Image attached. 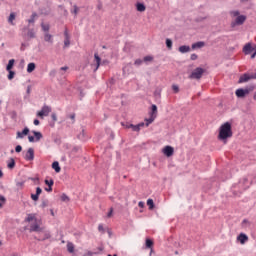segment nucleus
<instances>
[{
	"mask_svg": "<svg viewBox=\"0 0 256 256\" xmlns=\"http://www.w3.org/2000/svg\"><path fill=\"white\" fill-rule=\"evenodd\" d=\"M230 137H233V131L231 130V123L226 122L220 126L218 139H220V141H225Z\"/></svg>",
	"mask_w": 256,
	"mask_h": 256,
	"instance_id": "f257e3e1",
	"label": "nucleus"
},
{
	"mask_svg": "<svg viewBox=\"0 0 256 256\" xmlns=\"http://www.w3.org/2000/svg\"><path fill=\"white\" fill-rule=\"evenodd\" d=\"M27 223H30V231L35 233H41V221L35 217V214H28L25 219Z\"/></svg>",
	"mask_w": 256,
	"mask_h": 256,
	"instance_id": "f03ea898",
	"label": "nucleus"
},
{
	"mask_svg": "<svg viewBox=\"0 0 256 256\" xmlns=\"http://www.w3.org/2000/svg\"><path fill=\"white\" fill-rule=\"evenodd\" d=\"M255 89V86H249L247 88H239L236 90V97H238L239 99H243V97H246V95H249L251 93V91H253Z\"/></svg>",
	"mask_w": 256,
	"mask_h": 256,
	"instance_id": "7ed1b4c3",
	"label": "nucleus"
},
{
	"mask_svg": "<svg viewBox=\"0 0 256 256\" xmlns=\"http://www.w3.org/2000/svg\"><path fill=\"white\" fill-rule=\"evenodd\" d=\"M156 118H157V105L153 104L152 110L150 112V117L145 120L146 127H149V125H151V123H153Z\"/></svg>",
	"mask_w": 256,
	"mask_h": 256,
	"instance_id": "20e7f679",
	"label": "nucleus"
},
{
	"mask_svg": "<svg viewBox=\"0 0 256 256\" xmlns=\"http://www.w3.org/2000/svg\"><path fill=\"white\" fill-rule=\"evenodd\" d=\"M251 79H256V73H245L240 76L238 83H247Z\"/></svg>",
	"mask_w": 256,
	"mask_h": 256,
	"instance_id": "39448f33",
	"label": "nucleus"
},
{
	"mask_svg": "<svg viewBox=\"0 0 256 256\" xmlns=\"http://www.w3.org/2000/svg\"><path fill=\"white\" fill-rule=\"evenodd\" d=\"M52 109L48 105H44L41 111L37 112V117L43 119V117H49V113H51Z\"/></svg>",
	"mask_w": 256,
	"mask_h": 256,
	"instance_id": "423d86ee",
	"label": "nucleus"
},
{
	"mask_svg": "<svg viewBox=\"0 0 256 256\" xmlns=\"http://www.w3.org/2000/svg\"><path fill=\"white\" fill-rule=\"evenodd\" d=\"M204 73H205V70L203 68L198 67L193 70V72L190 75V79H201Z\"/></svg>",
	"mask_w": 256,
	"mask_h": 256,
	"instance_id": "0eeeda50",
	"label": "nucleus"
},
{
	"mask_svg": "<svg viewBox=\"0 0 256 256\" xmlns=\"http://www.w3.org/2000/svg\"><path fill=\"white\" fill-rule=\"evenodd\" d=\"M26 161H33L35 159V150L33 148H29L24 156Z\"/></svg>",
	"mask_w": 256,
	"mask_h": 256,
	"instance_id": "6e6552de",
	"label": "nucleus"
},
{
	"mask_svg": "<svg viewBox=\"0 0 256 256\" xmlns=\"http://www.w3.org/2000/svg\"><path fill=\"white\" fill-rule=\"evenodd\" d=\"M27 135H29V128L25 127L22 132H17L16 133V139H24L25 137H27Z\"/></svg>",
	"mask_w": 256,
	"mask_h": 256,
	"instance_id": "1a4fd4ad",
	"label": "nucleus"
},
{
	"mask_svg": "<svg viewBox=\"0 0 256 256\" xmlns=\"http://www.w3.org/2000/svg\"><path fill=\"white\" fill-rule=\"evenodd\" d=\"M174 149L173 147L171 146H166L164 149H163V153L164 155H166V157H171L174 153Z\"/></svg>",
	"mask_w": 256,
	"mask_h": 256,
	"instance_id": "9d476101",
	"label": "nucleus"
},
{
	"mask_svg": "<svg viewBox=\"0 0 256 256\" xmlns=\"http://www.w3.org/2000/svg\"><path fill=\"white\" fill-rule=\"evenodd\" d=\"M237 241H239V243H241V245H245L246 241H249V237H247L246 234L241 233V234L237 237Z\"/></svg>",
	"mask_w": 256,
	"mask_h": 256,
	"instance_id": "9b49d317",
	"label": "nucleus"
},
{
	"mask_svg": "<svg viewBox=\"0 0 256 256\" xmlns=\"http://www.w3.org/2000/svg\"><path fill=\"white\" fill-rule=\"evenodd\" d=\"M78 139H80V141H87V139H89V137L85 133V129H81V132L78 134Z\"/></svg>",
	"mask_w": 256,
	"mask_h": 256,
	"instance_id": "f8f14e48",
	"label": "nucleus"
},
{
	"mask_svg": "<svg viewBox=\"0 0 256 256\" xmlns=\"http://www.w3.org/2000/svg\"><path fill=\"white\" fill-rule=\"evenodd\" d=\"M94 63H96V68L94 69V71H97V69H99L100 65H101V57H99V54H94Z\"/></svg>",
	"mask_w": 256,
	"mask_h": 256,
	"instance_id": "ddd939ff",
	"label": "nucleus"
},
{
	"mask_svg": "<svg viewBox=\"0 0 256 256\" xmlns=\"http://www.w3.org/2000/svg\"><path fill=\"white\" fill-rule=\"evenodd\" d=\"M243 52L245 53V55H250V53L253 52V47L251 46V44H246L243 48Z\"/></svg>",
	"mask_w": 256,
	"mask_h": 256,
	"instance_id": "4468645a",
	"label": "nucleus"
},
{
	"mask_svg": "<svg viewBox=\"0 0 256 256\" xmlns=\"http://www.w3.org/2000/svg\"><path fill=\"white\" fill-rule=\"evenodd\" d=\"M245 19H247L244 15H240L236 17L235 24L236 25H243L245 23Z\"/></svg>",
	"mask_w": 256,
	"mask_h": 256,
	"instance_id": "2eb2a0df",
	"label": "nucleus"
},
{
	"mask_svg": "<svg viewBox=\"0 0 256 256\" xmlns=\"http://www.w3.org/2000/svg\"><path fill=\"white\" fill-rule=\"evenodd\" d=\"M203 47H205V42H203V41H199V42L192 44V49H194V50L201 49Z\"/></svg>",
	"mask_w": 256,
	"mask_h": 256,
	"instance_id": "dca6fc26",
	"label": "nucleus"
},
{
	"mask_svg": "<svg viewBox=\"0 0 256 256\" xmlns=\"http://www.w3.org/2000/svg\"><path fill=\"white\" fill-rule=\"evenodd\" d=\"M145 126V123H140L138 125H130V129H132V131H141V127H144Z\"/></svg>",
	"mask_w": 256,
	"mask_h": 256,
	"instance_id": "f3484780",
	"label": "nucleus"
},
{
	"mask_svg": "<svg viewBox=\"0 0 256 256\" xmlns=\"http://www.w3.org/2000/svg\"><path fill=\"white\" fill-rule=\"evenodd\" d=\"M52 169H54L56 173H61V166H59V162L57 161L53 162Z\"/></svg>",
	"mask_w": 256,
	"mask_h": 256,
	"instance_id": "a211bd4d",
	"label": "nucleus"
},
{
	"mask_svg": "<svg viewBox=\"0 0 256 256\" xmlns=\"http://www.w3.org/2000/svg\"><path fill=\"white\" fill-rule=\"evenodd\" d=\"M189 51H191V47H189L187 45H183V46L179 47L180 53H189Z\"/></svg>",
	"mask_w": 256,
	"mask_h": 256,
	"instance_id": "6ab92c4d",
	"label": "nucleus"
},
{
	"mask_svg": "<svg viewBox=\"0 0 256 256\" xmlns=\"http://www.w3.org/2000/svg\"><path fill=\"white\" fill-rule=\"evenodd\" d=\"M33 135H34V139L35 141H41V139H43V134H41V132H37V131H32Z\"/></svg>",
	"mask_w": 256,
	"mask_h": 256,
	"instance_id": "aec40b11",
	"label": "nucleus"
},
{
	"mask_svg": "<svg viewBox=\"0 0 256 256\" xmlns=\"http://www.w3.org/2000/svg\"><path fill=\"white\" fill-rule=\"evenodd\" d=\"M44 41H46L47 43H53V35L46 32L44 34Z\"/></svg>",
	"mask_w": 256,
	"mask_h": 256,
	"instance_id": "412c9836",
	"label": "nucleus"
},
{
	"mask_svg": "<svg viewBox=\"0 0 256 256\" xmlns=\"http://www.w3.org/2000/svg\"><path fill=\"white\" fill-rule=\"evenodd\" d=\"M13 65H15V59H10L6 66V71H11V69H13Z\"/></svg>",
	"mask_w": 256,
	"mask_h": 256,
	"instance_id": "4be33fe9",
	"label": "nucleus"
},
{
	"mask_svg": "<svg viewBox=\"0 0 256 256\" xmlns=\"http://www.w3.org/2000/svg\"><path fill=\"white\" fill-rule=\"evenodd\" d=\"M35 67H36L35 63L33 62L29 63L27 66V73H33V71H35Z\"/></svg>",
	"mask_w": 256,
	"mask_h": 256,
	"instance_id": "5701e85b",
	"label": "nucleus"
},
{
	"mask_svg": "<svg viewBox=\"0 0 256 256\" xmlns=\"http://www.w3.org/2000/svg\"><path fill=\"white\" fill-rule=\"evenodd\" d=\"M136 8H137V11H139L140 13H143V11H145L146 9L145 4L143 3H137Z\"/></svg>",
	"mask_w": 256,
	"mask_h": 256,
	"instance_id": "b1692460",
	"label": "nucleus"
},
{
	"mask_svg": "<svg viewBox=\"0 0 256 256\" xmlns=\"http://www.w3.org/2000/svg\"><path fill=\"white\" fill-rule=\"evenodd\" d=\"M14 21H15V13L12 12L8 17V23H10V25H15V23H13Z\"/></svg>",
	"mask_w": 256,
	"mask_h": 256,
	"instance_id": "393cba45",
	"label": "nucleus"
},
{
	"mask_svg": "<svg viewBox=\"0 0 256 256\" xmlns=\"http://www.w3.org/2000/svg\"><path fill=\"white\" fill-rule=\"evenodd\" d=\"M27 36L30 39H35V30H33V29L28 30Z\"/></svg>",
	"mask_w": 256,
	"mask_h": 256,
	"instance_id": "a878e982",
	"label": "nucleus"
},
{
	"mask_svg": "<svg viewBox=\"0 0 256 256\" xmlns=\"http://www.w3.org/2000/svg\"><path fill=\"white\" fill-rule=\"evenodd\" d=\"M147 205H148V207H149L150 210H151V209H154L155 203L153 202V199H148V200H147Z\"/></svg>",
	"mask_w": 256,
	"mask_h": 256,
	"instance_id": "bb28decb",
	"label": "nucleus"
},
{
	"mask_svg": "<svg viewBox=\"0 0 256 256\" xmlns=\"http://www.w3.org/2000/svg\"><path fill=\"white\" fill-rule=\"evenodd\" d=\"M146 247L147 249H151L153 247V240L146 239Z\"/></svg>",
	"mask_w": 256,
	"mask_h": 256,
	"instance_id": "cd10ccee",
	"label": "nucleus"
},
{
	"mask_svg": "<svg viewBox=\"0 0 256 256\" xmlns=\"http://www.w3.org/2000/svg\"><path fill=\"white\" fill-rule=\"evenodd\" d=\"M41 27H42V30L45 31V33H47L50 29L49 24H45V23H42Z\"/></svg>",
	"mask_w": 256,
	"mask_h": 256,
	"instance_id": "c85d7f7f",
	"label": "nucleus"
},
{
	"mask_svg": "<svg viewBox=\"0 0 256 256\" xmlns=\"http://www.w3.org/2000/svg\"><path fill=\"white\" fill-rule=\"evenodd\" d=\"M166 46L169 48V49H172L173 48V41L169 38L166 39Z\"/></svg>",
	"mask_w": 256,
	"mask_h": 256,
	"instance_id": "c756f323",
	"label": "nucleus"
},
{
	"mask_svg": "<svg viewBox=\"0 0 256 256\" xmlns=\"http://www.w3.org/2000/svg\"><path fill=\"white\" fill-rule=\"evenodd\" d=\"M8 72H9L8 79H9V81H11L15 78V71L10 70Z\"/></svg>",
	"mask_w": 256,
	"mask_h": 256,
	"instance_id": "7c9ffc66",
	"label": "nucleus"
},
{
	"mask_svg": "<svg viewBox=\"0 0 256 256\" xmlns=\"http://www.w3.org/2000/svg\"><path fill=\"white\" fill-rule=\"evenodd\" d=\"M156 99H161V89H156L154 92Z\"/></svg>",
	"mask_w": 256,
	"mask_h": 256,
	"instance_id": "2f4dec72",
	"label": "nucleus"
},
{
	"mask_svg": "<svg viewBox=\"0 0 256 256\" xmlns=\"http://www.w3.org/2000/svg\"><path fill=\"white\" fill-rule=\"evenodd\" d=\"M35 17H37V13L31 15L30 19H28V23H35Z\"/></svg>",
	"mask_w": 256,
	"mask_h": 256,
	"instance_id": "473e14b6",
	"label": "nucleus"
},
{
	"mask_svg": "<svg viewBox=\"0 0 256 256\" xmlns=\"http://www.w3.org/2000/svg\"><path fill=\"white\" fill-rule=\"evenodd\" d=\"M15 167V160L12 158L8 163V169H13Z\"/></svg>",
	"mask_w": 256,
	"mask_h": 256,
	"instance_id": "72a5a7b5",
	"label": "nucleus"
},
{
	"mask_svg": "<svg viewBox=\"0 0 256 256\" xmlns=\"http://www.w3.org/2000/svg\"><path fill=\"white\" fill-rule=\"evenodd\" d=\"M71 45V40L70 38H65L64 39V48L69 47Z\"/></svg>",
	"mask_w": 256,
	"mask_h": 256,
	"instance_id": "f704fd0d",
	"label": "nucleus"
},
{
	"mask_svg": "<svg viewBox=\"0 0 256 256\" xmlns=\"http://www.w3.org/2000/svg\"><path fill=\"white\" fill-rule=\"evenodd\" d=\"M172 91H173L174 93H179V86L176 85V84H173V85H172Z\"/></svg>",
	"mask_w": 256,
	"mask_h": 256,
	"instance_id": "c9c22d12",
	"label": "nucleus"
},
{
	"mask_svg": "<svg viewBox=\"0 0 256 256\" xmlns=\"http://www.w3.org/2000/svg\"><path fill=\"white\" fill-rule=\"evenodd\" d=\"M67 249H68L69 253H73V251H74L73 244L68 243V245H67Z\"/></svg>",
	"mask_w": 256,
	"mask_h": 256,
	"instance_id": "e433bc0d",
	"label": "nucleus"
},
{
	"mask_svg": "<svg viewBox=\"0 0 256 256\" xmlns=\"http://www.w3.org/2000/svg\"><path fill=\"white\" fill-rule=\"evenodd\" d=\"M134 65H136L137 67H139L140 65H143V60L142 59L135 60Z\"/></svg>",
	"mask_w": 256,
	"mask_h": 256,
	"instance_id": "4c0bfd02",
	"label": "nucleus"
},
{
	"mask_svg": "<svg viewBox=\"0 0 256 256\" xmlns=\"http://www.w3.org/2000/svg\"><path fill=\"white\" fill-rule=\"evenodd\" d=\"M32 201H39V195L37 194H31Z\"/></svg>",
	"mask_w": 256,
	"mask_h": 256,
	"instance_id": "58836bf2",
	"label": "nucleus"
},
{
	"mask_svg": "<svg viewBox=\"0 0 256 256\" xmlns=\"http://www.w3.org/2000/svg\"><path fill=\"white\" fill-rule=\"evenodd\" d=\"M53 180H45V184L48 185V187H53Z\"/></svg>",
	"mask_w": 256,
	"mask_h": 256,
	"instance_id": "ea45409f",
	"label": "nucleus"
},
{
	"mask_svg": "<svg viewBox=\"0 0 256 256\" xmlns=\"http://www.w3.org/2000/svg\"><path fill=\"white\" fill-rule=\"evenodd\" d=\"M15 151L16 153H21V151H23V147H21V145H17Z\"/></svg>",
	"mask_w": 256,
	"mask_h": 256,
	"instance_id": "a19ab883",
	"label": "nucleus"
},
{
	"mask_svg": "<svg viewBox=\"0 0 256 256\" xmlns=\"http://www.w3.org/2000/svg\"><path fill=\"white\" fill-rule=\"evenodd\" d=\"M98 231H100V233H105V228L103 227V224H99Z\"/></svg>",
	"mask_w": 256,
	"mask_h": 256,
	"instance_id": "79ce46f5",
	"label": "nucleus"
},
{
	"mask_svg": "<svg viewBox=\"0 0 256 256\" xmlns=\"http://www.w3.org/2000/svg\"><path fill=\"white\" fill-rule=\"evenodd\" d=\"M61 199L62 201H69V196L66 194H62Z\"/></svg>",
	"mask_w": 256,
	"mask_h": 256,
	"instance_id": "37998d69",
	"label": "nucleus"
},
{
	"mask_svg": "<svg viewBox=\"0 0 256 256\" xmlns=\"http://www.w3.org/2000/svg\"><path fill=\"white\" fill-rule=\"evenodd\" d=\"M41 193H43V190L41 189V187H37L36 188V195H41Z\"/></svg>",
	"mask_w": 256,
	"mask_h": 256,
	"instance_id": "c03bdc74",
	"label": "nucleus"
},
{
	"mask_svg": "<svg viewBox=\"0 0 256 256\" xmlns=\"http://www.w3.org/2000/svg\"><path fill=\"white\" fill-rule=\"evenodd\" d=\"M144 61L147 63L148 61H153V58L151 56L144 57Z\"/></svg>",
	"mask_w": 256,
	"mask_h": 256,
	"instance_id": "a18cd8bd",
	"label": "nucleus"
},
{
	"mask_svg": "<svg viewBox=\"0 0 256 256\" xmlns=\"http://www.w3.org/2000/svg\"><path fill=\"white\" fill-rule=\"evenodd\" d=\"M28 140L30 143H35V137L34 136H28Z\"/></svg>",
	"mask_w": 256,
	"mask_h": 256,
	"instance_id": "49530a36",
	"label": "nucleus"
},
{
	"mask_svg": "<svg viewBox=\"0 0 256 256\" xmlns=\"http://www.w3.org/2000/svg\"><path fill=\"white\" fill-rule=\"evenodd\" d=\"M138 207H140V209H143V207H145V202L140 201V202L138 203Z\"/></svg>",
	"mask_w": 256,
	"mask_h": 256,
	"instance_id": "de8ad7c7",
	"label": "nucleus"
},
{
	"mask_svg": "<svg viewBox=\"0 0 256 256\" xmlns=\"http://www.w3.org/2000/svg\"><path fill=\"white\" fill-rule=\"evenodd\" d=\"M123 127H125V129H131V126L130 125H133V124H129V123H122Z\"/></svg>",
	"mask_w": 256,
	"mask_h": 256,
	"instance_id": "09e8293b",
	"label": "nucleus"
},
{
	"mask_svg": "<svg viewBox=\"0 0 256 256\" xmlns=\"http://www.w3.org/2000/svg\"><path fill=\"white\" fill-rule=\"evenodd\" d=\"M64 37H65V39H70L69 32L67 30H65V32H64Z\"/></svg>",
	"mask_w": 256,
	"mask_h": 256,
	"instance_id": "8fccbe9b",
	"label": "nucleus"
},
{
	"mask_svg": "<svg viewBox=\"0 0 256 256\" xmlns=\"http://www.w3.org/2000/svg\"><path fill=\"white\" fill-rule=\"evenodd\" d=\"M78 11H79V8L77 6H74V10L72 11V13H74V15H77Z\"/></svg>",
	"mask_w": 256,
	"mask_h": 256,
	"instance_id": "3c124183",
	"label": "nucleus"
},
{
	"mask_svg": "<svg viewBox=\"0 0 256 256\" xmlns=\"http://www.w3.org/2000/svg\"><path fill=\"white\" fill-rule=\"evenodd\" d=\"M51 117L53 121H57V114L52 113Z\"/></svg>",
	"mask_w": 256,
	"mask_h": 256,
	"instance_id": "603ef678",
	"label": "nucleus"
},
{
	"mask_svg": "<svg viewBox=\"0 0 256 256\" xmlns=\"http://www.w3.org/2000/svg\"><path fill=\"white\" fill-rule=\"evenodd\" d=\"M232 15L233 17H239V11H233Z\"/></svg>",
	"mask_w": 256,
	"mask_h": 256,
	"instance_id": "864d4df0",
	"label": "nucleus"
},
{
	"mask_svg": "<svg viewBox=\"0 0 256 256\" xmlns=\"http://www.w3.org/2000/svg\"><path fill=\"white\" fill-rule=\"evenodd\" d=\"M190 59H191L192 61H195V60L197 59V54H192L191 57H190Z\"/></svg>",
	"mask_w": 256,
	"mask_h": 256,
	"instance_id": "5fc2aeb1",
	"label": "nucleus"
},
{
	"mask_svg": "<svg viewBox=\"0 0 256 256\" xmlns=\"http://www.w3.org/2000/svg\"><path fill=\"white\" fill-rule=\"evenodd\" d=\"M113 215V208L110 209V211L107 214V217H111Z\"/></svg>",
	"mask_w": 256,
	"mask_h": 256,
	"instance_id": "6e6d98bb",
	"label": "nucleus"
},
{
	"mask_svg": "<svg viewBox=\"0 0 256 256\" xmlns=\"http://www.w3.org/2000/svg\"><path fill=\"white\" fill-rule=\"evenodd\" d=\"M70 119L72 120V123H75V114L70 115Z\"/></svg>",
	"mask_w": 256,
	"mask_h": 256,
	"instance_id": "4d7b16f0",
	"label": "nucleus"
},
{
	"mask_svg": "<svg viewBox=\"0 0 256 256\" xmlns=\"http://www.w3.org/2000/svg\"><path fill=\"white\" fill-rule=\"evenodd\" d=\"M238 187H242V189H247L246 186H243V182H240V183L238 184Z\"/></svg>",
	"mask_w": 256,
	"mask_h": 256,
	"instance_id": "13d9d810",
	"label": "nucleus"
},
{
	"mask_svg": "<svg viewBox=\"0 0 256 256\" xmlns=\"http://www.w3.org/2000/svg\"><path fill=\"white\" fill-rule=\"evenodd\" d=\"M67 69H69V67L64 66V67H61V68H60V71H67Z\"/></svg>",
	"mask_w": 256,
	"mask_h": 256,
	"instance_id": "bf43d9fd",
	"label": "nucleus"
},
{
	"mask_svg": "<svg viewBox=\"0 0 256 256\" xmlns=\"http://www.w3.org/2000/svg\"><path fill=\"white\" fill-rule=\"evenodd\" d=\"M45 191H48V192H51V191H53V188H52V186H49L48 188H45Z\"/></svg>",
	"mask_w": 256,
	"mask_h": 256,
	"instance_id": "052dcab7",
	"label": "nucleus"
},
{
	"mask_svg": "<svg viewBox=\"0 0 256 256\" xmlns=\"http://www.w3.org/2000/svg\"><path fill=\"white\" fill-rule=\"evenodd\" d=\"M1 203H5V196H0Z\"/></svg>",
	"mask_w": 256,
	"mask_h": 256,
	"instance_id": "680f3d73",
	"label": "nucleus"
},
{
	"mask_svg": "<svg viewBox=\"0 0 256 256\" xmlns=\"http://www.w3.org/2000/svg\"><path fill=\"white\" fill-rule=\"evenodd\" d=\"M32 181H34V183H39V178H31Z\"/></svg>",
	"mask_w": 256,
	"mask_h": 256,
	"instance_id": "e2e57ef3",
	"label": "nucleus"
},
{
	"mask_svg": "<svg viewBox=\"0 0 256 256\" xmlns=\"http://www.w3.org/2000/svg\"><path fill=\"white\" fill-rule=\"evenodd\" d=\"M256 57V50L254 51V53L251 55V59H255Z\"/></svg>",
	"mask_w": 256,
	"mask_h": 256,
	"instance_id": "0e129e2a",
	"label": "nucleus"
},
{
	"mask_svg": "<svg viewBox=\"0 0 256 256\" xmlns=\"http://www.w3.org/2000/svg\"><path fill=\"white\" fill-rule=\"evenodd\" d=\"M39 123H40V122H39L38 119H35V120H34V125H39Z\"/></svg>",
	"mask_w": 256,
	"mask_h": 256,
	"instance_id": "69168bd1",
	"label": "nucleus"
},
{
	"mask_svg": "<svg viewBox=\"0 0 256 256\" xmlns=\"http://www.w3.org/2000/svg\"><path fill=\"white\" fill-rule=\"evenodd\" d=\"M55 73H57V71L52 70V71L50 72V75L55 76Z\"/></svg>",
	"mask_w": 256,
	"mask_h": 256,
	"instance_id": "338daca9",
	"label": "nucleus"
},
{
	"mask_svg": "<svg viewBox=\"0 0 256 256\" xmlns=\"http://www.w3.org/2000/svg\"><path fill=\"white\" fill-rule=\"evenodd\" d=\"M249 0H240L241 3H247Z\"/></svg>",
	"mask_w": 256,
	"mask_h": 256,
	"instance_id": "774afa93",
	"label": "nucleus"
}]
</instances>
